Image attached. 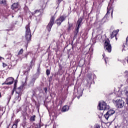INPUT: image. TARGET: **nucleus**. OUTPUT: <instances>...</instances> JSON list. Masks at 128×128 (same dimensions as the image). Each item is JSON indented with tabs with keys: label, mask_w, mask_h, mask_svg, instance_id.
<instances>
[{
	"label": "nucleus",
	"mask_w": 128,
	"mask_h": 128,
	"mask_svg": "<svg viewBox=\"0 0 128 128\" xmlns=\"http://www.w3.org/2000/svg\"><path fill=\"white\" fill-rule=\"evenodd\" d=\"M0 60H2V57L0 56Z\"/></svg>",
	"instance_id": "79ce46f5"
},
{
	"label": "nucleus",
	"mask_w": 128,
	"mask_h": 128,
	"mask_svg": "<svg viewBox=\"0 0 128 128\" xmlns=\"http://www.w3.org/2000/svg\"><path fill=\"white\" fill-rule=\"evenodd\" d=\"M94 128H100V126L98 124H96L94 126Z\"/></svg>",
	"instance_id": "393cba45"
},
{
	"label": "nucleus",
	"mask_w": 128,
	"mask_h": 128,
	"mask_svg": "<svg viewBox=\"0 0 128 128\" xmlns=\"http://www.w3.org/2000/svg\"><path fill=\"white\" fill-rule=\"evenodd\" d=\"M50 78H51V80H52V76L50 77Z\"/></svg>",
	"instance_id": "c03bdc74"
},
{
	"label": "nucleus",
	"mask_w": 128,
	"mask_h": 128,
	"mask_svg": "<svg viewBox=\"0 0 128 128\" xmlns=\"http://www.w3.org/2000/svg\"><path fill=\"white\" fill-rule=\"evenodd\" d=\"M16 82L15 81V82L14 84V89L13 90H12V94H14V91L16 90Z\"/></svg>",
	"instance_id": "f3484780"
},
{
	"label": "nucleus",
	"mask_w": 128,
	"mask_h": 128,
	"mask_svg": "<svg viewBox=\"0 0 128 128\" xmlns=\"http://www.w3.org/2000/svg\"><path fill=\"white\" fill-rule=\"evenodd\" d=\"M35 62H36V58L34 57L30 62V65L28 68V70H30V69L32 68L33 66H34Z\"/></svg>",
	"instance_id": "f8f14e48"
},
{
	"label": "nucleus",
	"mask_w": 128,
	"mask_h": 128,
	"mask_svg": "<svg viewBox=\"0 0 128 128\" xmlns=\"http://www.w3.org/2000/svg\"><path fill=\"white\" fill-rule=\"evenodd\" d=\"M22 87H19L15 90L16 92V97L15 100L17 102H20V100H22V98H20L22 94Z\"/></svg>",
	"instance_id": "f03ea898"
},
{
	"label": "nucleus",
	"mask_w": 128,
	"mask_h": 128,
	"mask_svg": "<svg viewBox=\"0 0 128 128\" xmlns=\"http://www.w3.org/2000/svg\"><path fill=\"white\" fill-rule=\"evenodd\" d=\"M25 56H26V58H28V54L26 55Z\"/></svg>",
	"instance_id": "ea45409f"
},
{
	"label": "nucleus",
	"mask_w": 128,
	"mask_h": 128,
	"mask_svg": "<svg viewBox=\"0 0 128 128\" xmlns=\"http://www.w3.org/2000/svg\"><path fill=\"white\" fill-rule=\"evenodd\" d=\"M112 10V8H110L108 6V9H107V13L105 15L104 17L102 19L101 22L102 24H104L106 22V20H108V14H110V11Z\"/></svg>",
	"instance_id": "1a4fd4ad"
},
{
	"label": "nucleus",
	"mask_w": 128,
	"mask_h": 128,
	"mask_svg": "<svg viewBox=\"0 0 128 128\" xmlns=\"http://www.w3.org/2000/svg\"><path fill=\"white\" fill-rule=\"evenodd\" d=\"M123 48H124V46H123Z\"/></svg>",
	"instance_id": "a18cd8bd"
},
{
	"label": "nucleus",
	"mask_w": 128,
	"mask_h": 128,
	"mask_svg": "<svg viewBox=\"0 0 128 128\" xmlns=\"http://www.w3.org/2000/svg\"><path fill=\"white\" fill-rule=\"evenodd\" d=\"M46 74L47 76H50V71L48 70H46Z\"/></svg>",
	"instance_id": "b1692460"
},
{
	"label": "nucleus",
	"mask_w": 128,
	"mask_h": 128,
	"mask_svg": "<svg viewBox=\"0 0 128 128\" xmlns=\"http://www.w3.org/2000/svg\"><path fill=\"white\" fill-rule=\"evenodd\" d=\"M30 120L31 122H34L36 120V115H34L32 116H31Z\"/></svg>",
	"instance_id": "6ab92c4d"
},
{
	"label": "nucleus",
	"mask_w": 128,
	"mask_h": 128,
	"mask_svg": "<svg viewBox=\"0 0 128 128\" xmlns=\"http://www.w3.org/2000/svg\"><path fill=\"white\" fill-rule=\"evenodd\" d=\"M44 90L46 94H48V88H44Z\"/></svg>",
	"instance_id": "c85d7f7f"
},
{
	"label": "nucleus",
	"mask_w": 128,
	"mask_h": 128,
	"mask_svg": "<svg viewBox=\"0 0 128 128\" xmlns=\"http://www.w3.org/2000/svg\"><path fill=\"white\" fill-rule=\"evenodd\" d=\"M12 128H18V125H16V124H13Z\"/></svg>",
	"instance_id": "bb28decb"
},
{
	"label": "nucleus",
	"mask_w": 128,
	"mask_h": 128,
	"mask_svg": "<svg viewBox=\"0 0 128 128\" xmlns=\"http://www.w3.org/2000/svg\"><path fill=\"white\" fill-rule=\"evenodd\" d=\"M18 6H20L18 2L14 3L11 6V8L13 10H16V8H18Z\"/></svg>",
	"instance_id": "ddd939ff"
},
{
	"label": "nucleus",
	"mask_w": 128,
	"mask_h": 128,
	"mask_svg": "<svg viewBox=\"0 0 128 128\" xmlns=\"http://www.w3.org/2000/svg\"><path fill=\"white\" fill-rule=\"evenodd\" d=\"M88 79L90 80H92V76H90L89 77H88Z\"/></svg>",
	"instance_id": "473e14b6"
},
{
	"label": "nucleus",
	"mask_w": 128,
	"mask_h": 128,
	"mask_svg": "<svg viewBox=\"0 0 128 128\" xmlns=\"http://www.w3.org/2000/svg\"><path fill=\"white\" fill-rule=\"evenodd\" d=\"M25 38L28 42L32 40V33L30 28V24L26 26Z\"/></svg>",
	"instance_id": "f257e3e1"
},
{
	"label": "nucleus",
	"mask_w": 128,
	"mask_h": 128,
	"mask_svg": "<svg viewBox=\"0 0 128 128\" xmlns=\"http://www.w3.org/2000/svg\"><path fill=\"white\" fill-rule=\"evenodd\" d=\"M102 56H103V58H104V56H106V54H102Z\"/></svg>",
	"instance_id": "c9c22d12"
},
{
	"label": "nucleus",
	"mask_w": 128,
	"mask_h": 128,
	"mask_svg": "<svg viewBox=\"0 0 128 128\" xmlns=\"http://www.w3.org/2000/svg\"><path fill=\"white\" fill-rule=\"evenodd\" d=\"M36 78H33L30 82V84L32 86H34V82H36Z\"/></svg>",
	"instance_id": "2eb2a0df"
},
{
	"label": "nucleus",
	"mask_w": 128,
	"mask_h": 128,
	"mask_svg": "<svg viewBox=\"0 0 128 128\" xmlns=\"http://www.w3.org/2000/svg\"><path fill=\"white\" fill-rule=\"evenodd\" d=\"M104 48L106 50H108V52H112V46L110 43V40H106L104 44Z\"/></svg>",
	"instance_id": "20e7f679"
},
{
	"label": "nucleus",
	"mask_w": 128,
	"mask_h": 128,
	"mask_svg": "<svg viewBox=\"0 0 128 128\" xmlns=\"http://www.w3.org/2000/svg\"><path fill=\"white\" fill-rule=\"evenodd\" d=\"M24 54V49L22 48L18 52V56H20V54Z\"/></svg>",
	"instance_id": "aec40b11"
},
{
	"label": "nucleus",
	"mask_w": 128,
	"mask_h": 128,
	"mask_svg": "<svg viewBox=\"0 0 128 128\" xmlns=\"http://www.w3.org/2000/svg\"><path fill=\"white\" fill-rule=\"evenodd\" d=\"M114 112H114V110H110L104 115V116L105 117V118L106 120H108V118H110V116H112V114H114Z\"/></svg>",
	"instance_id": "0eeeda50"
},
{
	"label": "nucleus",
	"mask_w": 128,
	"mask_h": 128,
	"mask_svg": "<svg viewBox=\"0 0 128 128\" xmlns=\"http://www.w3.org/2000/svg\"><path fill=\"white\" fill-rule=\"evenodd\" d=\"M124 49L123 48V49L122 50V52H124Z\"/></svg>",
	"instance_id": "37998d69"
},
{
	"label": "nucleus",
	"mask_w": 128,
	"mask_h": 128,
	"mask_svg": "<svg viewBox=\"0 0 128 128\" xmlns=\"http://www.w3.org/2000/svg\"><path fill=\"white\" fill-rule=\"evenodd\" d=\"M104 60H105L106 64V62L108 61V58H104Z\"/></svg>",
	"instance_id": "2f4dec72"
},
{
	"label": "nucleus",
	"mask_w": 128,
	"mask_h": 128,
	"mask_svg": "<svg viewBox=\"0 0 128 128\" xmlns=\"http://www.w3.org/2000/svg\"><path fill=\"white\" fill-rule=\"evenodd\" d=\"M54 16H52L51 17V18L50 20V22H49L46 28L48 32H50V30H52V26H54Z\"/></svg>",
	"instance_id": "39448f33"
},
{
	"label": "nucleus",
	"mask_w": 128,
	"mask_h": 128,
	"mask_svg": "<svg viewBox=\"0 0 128 128\" xmlns=\"http://www.w3.org/2000/svg\"><path fill=\"white\" fill-rule=\"evenodd\" d=\"M6 0H0V4H6Z\"/></svg>",
	"instance_id": "5701e85b"
},
{
	"label": "nucleus",
	"mask_w": 128,
	"mask_h": 128,
	"mask_svg": "<svg viewBox=\"0 0 128 128\" xmlns=\"http://www.w3.org/2000/svg\"><path fill=\"white\" fill-rule=\"evenodd\" d=\"M116 40H117L116 38Z\"/></svg>",
	"instance_id": "de8ad7c7"
},
{
	"label": "nucleus",
	"mask_w": 128,
	"mask_h": 128,
	"mask_svg": "<svg viewBox=\"0 0 128 128\" xmlns=\"http://www.w3.org/2000/svg\"><path fill=\"white\" fill-rule=\"evenodd\" d=\"M68 110H69V108H68V106H64L62 108V112H68Z\"/></svg>",
	"instance_id": "dca6fc26"
},
{
	"label": "nucleus",
	"mask_w": 128,
	"mask_h": 128,
	"mask_svg": "<svg viewBox=\"0 0 128 128\" xmlns=\"http://www.w3.org/2000/svg\"><path fill=\"white\" fill-rule=\"evenodd\" d=\"M16 61H13L11 63V66H16Z\"/></svg>",
	"instance_id": "412c9836"
},
{
	"label": "nucleus",
	"mask_w": 128,
	"mask_h": 128,
	"mask_svg": "<svg viewBox=\"0 0 128 128\" xmlns=\"http://www.w3.org/2000/svg\"><path fill=\"white\" fill-rule=\"evenodd\" d=\"M14 78L10 77L6 79V82L4 83H2V85L4 84H7L8 86H10V84H14Z\"/></svg>",
	"instance_id": "9d476101"
},
{
	"label": "nucleus",
	"mask_w": 128,
	"mask_h": 128,
	"mask_svg": "<svg viewBox=\"0 0 128 128\" xmlns=\"http://www.w3.org/2000/svg\"><path fill=\"white\" fill-rule=\"evenodd\" d=\"M0 98H2V94L0 92Z\"/></svg>",
	"instance_id": "a19ab883"
},
{
	"label": "nucleus",
	"mask_w": 128,
	"mask_h": 128,
	"mask_svg": "<svg viewBox=\"0 0 128 128\" xmlns=\"http://www.w3.org/2000/svg\"><path fill=\"white\" fill-rule=\"evenodd\" d=\"M24 10H28V7H25V8H24Z\"/></svg>",
	"instance_id": "4c0bfd02"
},
{
	"label": "nucleus",
	"mask_w": 128,
	"mask_h": 128,
	"mask_svg": "<svg viewBox=\"0 0 128 128\" xmlns=\"http://www.w3.org/2000/svg\"><path fill=\"white\" fill-rule=\"evenodd\" d=\"M26 126V122H24V123L23 124V126Z\"/></svg>",
	"instance_id": "58836bf2"
},
{
	"label": "nucleus",
	"mask_w": 128,
	"mask_h": 128,
	"mask_svg": "<svg viewBox=\"0 0 128 128\" xmlns=\"http://www.w3.org/2000/svg\"><path fill=\"white\" fill-rule=\"evenodd\" d=\"M20 120V119H18L14 121V124H16L18 126V122Z\"/></svg>",
	"instance_id": "4be33fe9"
},
{
	"label": "nucleus",
	"mask_w": 128,
	"mask_h": 128,
	"mask_svg": "<svg viewBox=\"0 0 128 128\" xmlns=\"http://www.w3.org/2000/svg\"><path fill=\"white\" fill-rule=\"evenodd\" d=\"M111 16L112 17V11H111Z\"/></svg>",
	"instance_id": "f704fd0d"
},
{
	"label": "nucleus",
	"mask_w": 128,
	"mask_h": 128,
	"mask_svg": "<svg viewBox=\"0 0 128 128\" xmlns=\"http://www.w3.org/2000/svg\"><path fill=\"white\" fill-rule=\"evenodd\" d=\"M116 104L117 108H124V102L122 99L117 100L116 101Z\"/></svg>",
	"instance_id": "423d86ee"
},
{
	"label": "nucleus",
	"mask_w": 128,
	"mask_h": 128,
	"mask_svg": "<svg viewBox=\"0 0 128 128\" xmlns=\"http://www.w3.org/2000/svg\"><path fill=\"white\" fill-rule=\"evenodd\" d=\"M98 108L100 110H110V106L107 105L104 102H99Z\"/></svg>",
	"instance_id": "7ed1b4c3"
},
{
	"label": "nucleus",
	"mask_w": 128,
	"mask_h": 128,
	"mask_svg": "<svg viewBox=\"0 0 128 128\" xmlns=\"http://www.w3.org/2000/svg\"><path fill=\"white\" fill-rule=\"evenodd\" d=\"M118 32V30L114 31L111 34V36H110L111 38H114V36H116Z\"/></svg>",
	"instance_id": "4468645a"
},
{
	"label": "nucleus",
	"mask_w": 128,
	"mask_h": 128,
	"mask_svg": "<svg viewBox=\"0 0 128 128\" xmlns=\"http://www.w3.org/2000/svg\"><path fill=\"white\" fill-rule=\"evenodd\" d=\"M77 92L78 94V95H77V98L78 99H80V96H82V92L80 91H77Z\"/></svg>",
	"instance_id": "a211bd4d"
},
{
	"label": "nucleus",
	"mask_w": 128,
	"mask_h": 128,
	"mask_svg": "<svg viewBox=\"0 0 128 128\" xmlns=\"http://www.w3.org/2000/svg\"><path fill=\"white\" fill-rule=\"evenodd\" d=\"M40 67H38V70H38V72H40Z\"/></svg>",
	"instance_id": "72a5a7b5"
},
{
	"label": "nucleus",
	"mask_w": 128,
	"mask_h": 128,
	"mask_svg": "<svg viewBox=\"0 0 128 128\" xmlns=\"http://www.w3.org/2000/svg\"><path fill=\"white\" fill-rule=\"evenodd\" d=\"M40 124H36V128H40Z\"/></svg>",
	"instance_id": "a878e982"
},
{
	"label": "nucleus",
	"mask_w": 128,
	"mask_h": 128,
	"mask_svg": "<svg viewBox=\"0 0 128 128\" xmlns=\"http://www.w3.org/2000/svg\"><path fill=\"white\" fill-rule=\"evenodd\" d=\"M36 12H38V10H36V11H35V13L36 14Z\"/></svg>",
	"instance_id": "e433bc0d"
},
{
	"label": "nucleus",
	"mask_w": 128,
	"mask_h": 128,
	"mask_svg": "<svg viewBox=\"0 0 128 128\" xmlns=\"http://www.w3.org/2000/svg\"><path fill=\"white\" fill-rule=\"evenodd\" d=\"M63 0H58L57 1V4H60V2H62Z\"/></svg>",
	"instance_id": "cd10ccee"
},
{
	"label": "nucleus",
	"mask_w": 128,
	"mask_h": 128,
	"mask_svg": "<svg viewBox=\"0 0 128 128\" xmlns=\"http://www.w3.org/2000/svg\"><path fill=\"white\" fill-rule=\"evenodd\" d=\"M64 20H66L64 16H61L56 20V24H57L58 26H60V24H62V22H64Z\"/></svg>",
	"instance_id": "9b49d317"
},
{
	"label": "nucleus",
	"mask_w": 128,
	"mask_h": 128,
	"mask_svg": "<svg viewBox=\"0 0 128 128\" xmlns=\"http://www.w3.org/2000/svg\"><path fill=\"white\" fill-rule=\"evenodd\" d=\"M70 28H72V24H69L68 26V30H70Z\"/></svg>",
	"instance_id": "c756f323"
},
{
	"label": "nucleus",
	"mask_w": 128,
	"mask_h": 128,
	"mask_svg": "<svg viewBox=\"0 0 128 128\" xmlns=\"http://www.w3.org/2000/svg\"><path fill=\"white\" fill-rule=\"evenodd\" d=\"M82 18H80L78 22H77V23H76V25L78 26L77 28H76V30H75V34H78V30H80V24H82Z\"/></svg>",
	"instance_id": "6e6552de"
},
{
	"label": "nucleus",
	"mask_w": 128,
	"mask_h": 128,
	"mask_svg": "<svg viewBox=\"0 0 128 128\" xmlns=\"http://www.w3.org/2000/svg\"><path fill=\"white\" fill-rule=\"evenodd\" d=\"M2 64H3V68H6V64L4 63H2Z\"/></svg>",
	"instance_id": "7c9ffc66"
},
{
	"label": "nucleus",
	"mask_w": 128,
	"mask_h": 128,
	"mask_svg": "<svg viewBox=\"0 0 128 128\" xmlns=\"http://www.w3.org/2000/svg\"><path fill=\"white\" fill-rule=\"evenodd\" d=\"M12 18H14V16H12Z\"/></svg>",
	"instance_id": "49530a36"
}]
</instances>
